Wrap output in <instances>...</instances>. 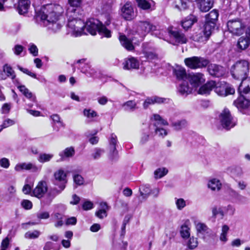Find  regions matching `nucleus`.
<instances>
[{
	"label": "nucleus",
	"instance_id": "f257e3e1",
	"mask_svg": "<svg viewBox=\"0 0 250 250\" xmlns=\"http://www.w3.org/2000/svg\"><path fill=\"white\" fill-rule=\"evenodd\" d=\"M63 12V9L60 5L48 4L42 6L40 10L36 11V17L41 20L44 26L56 32L62 27L58 21Z\"/></svg>",
	"mask_w": 250,
	"mask_h": 250
},
{
	"label": "nucleus",
	"instance_id": "f03ea898",
	"mask_svg": "<svg viewBox=\"0 0 250 250\" xmlns=\"http://www.w3.org/2000/svg\"><path fill=\"white\" fill-rule=\"evenodd\" d=\"M85 32L92 35L96 34L97 32L107 38L111 36V31L104 25L98 20L91 18L89 19L85 23Z\"/></svg>",
	"mask_w": 250,
	"mask_h": 250
},
{
	"label": "nucleus",
	"instance_id": "7ed1b4c3",
	"mask_svg": "<svg viewBox=\"0 0 250 250\" xmlns=\"http://www.w3.org/2000/svg\"><path fill=\"white\" fill-rule=\"evenodd\" d=\"M250 64L248 61L242 60L236 62L230 68V73L233 78L241 80L247 78L249 72Z\"/></svg>",
	"mask_w": 250,
	"mask_h": 250
},
{
	"label": "nucleus",
	"instance_id": "20e7f679",
	"mask_svg": "<svg viewBox=\"0 0 250 250\" xmlns=\"http://www.w3.org/2000/svg\"><path fill=\"white\" fill-rule=\"evenodd\" d=\"M227 27L229 32L233 35L239 36L245 31L246 25L241 20L235 19L229 21Z\"/></svg>",
	"mask_w": 250,
	"mask_h": 250
},
{
	"label": "nucleus",
	"instance_id": "39448f33",
	"mask_svg": "<svg viewBox=\"0 0 250 250\" xmlns=\"http://www.w3.org/2000/svg\"><path fill=\"white\" fill-rule=\"evenodd\" d=\"M184 62L187 66L192 69L204 68L209 63L208 60L196 56L186 58Z\"/></svg>",
	"mask_w": 250,
	"mask_h": 250
},
{
	"label": "nucleus",
	"instance_id": "423d86ee",
	"mask_svg": "<svg viewBox=\"0 0 250 250\" xmlns=\"http://www.w3.org/2000/svg\"><path fill=\"white\" fill-rule=\"evenodd\" d=\"M216 23L206 21L204 28L200 33L194 36V40L198 42H205L208 41L212 32L214 30Z\"/></svg>",
	"mask_w": 250,
	"mask_h": 250
},
{
	"label": "nucleus",
	"instance_id": "0eeeda50",
	"mask_svg": "<svg viewBox=\"0 0 250 250\" xmlns=\"http://www.w3.org/2000/svg\"><path fill=\"white\" fill-rule=\"evenodd\" d=\"M120 14L125 20L131 21L136 18L137 12L135 11L131 2L128 1L121 6Z\"/></svg>",
	"mask_w": 250,
	"mask_h": 250
},
{
	"label": "nucleus",
	"instance_id": "6e6552de",
	"mask_svg": "<svg viewBox=\"0 0 250 250\" xmlns=\"http://www.w3.org/2000/svg\"><path fill=\"white\" fill-rule=\"evenodd\" d=\"M220 123L222 127L229 130L236 125V122L231 116L229 110L225 108L219 115Z\"/></svg>",
	"mask_w": 250,
	"mask_h": 250
},
{
	"label": "nucleus",
	"instance_id": "1a4fd4ad",
	"mask_svg": "<svg viewBox=\"0 0 250 250\" xmlns=\"http://www.w3.org/2000/svg\"><path fill=\"white\" fill-rule=\"evenodd\" d=\"M215 92L219 96L226 97L235 93V89L229 83L221 82L216 84L214 87Z\"/></svg>",
	"mask_w": 250,
	"mask_h": 250
},
{
	"label": "nucleus",
	"instance_id": "9d476101",
	"mask_svg": "<svg viewBox=\"0 0 250 250\" xmlns=\"http://www.w3.org/2000/svg\"><path fill=\"white\" fill-rule=\"evenodd\" d=\"M137 25V32L142 36H145L150 32L155 31L157 28L155 25L148 21H139Z\"/></svg>",
	"mask_w": 250,
	"mask_h": 250
},
{
	"label": "nucleus",
	"instance_id": "9b49d317",
	"mask_svg": "<svg viewBox=\"0 0 250 250\" xmlns=\"http://www.w3.org/2000/svg\"><path fill=\"white\" fill-rule=\"evenodd\" d=\"M55 178L54 183L58 185L62 190L65 188V184L67 183L66 174L63 170L60 169L55 172L54 173Z\"/></svg>",
	"mask_w": 250,
	"mask_h": 250
},
{
	"label": "nucleus",
	"instance_id": "f8f14e48",
	"mask_svg": "<svg viewBox=\"0 0 250 250\" xmlns=\"http://www.w3.org/2000/svg\"><path fill=\"white\" fill-rule=\"evenodd\" d=\"M168 33L171 38L175 40V42L179 43H185L187 42V39L185 35L173 27L168 28Z\"/></svg>",
	"mask_w": 250,
	"mask_h": 250
},
{
	"label": "nucleus",
	"instance_id": "ddd939ff",
	"mask_svg": "<svg viewBox=\"0 0 250 250\" xmlns=\"http://www.w3.org/2000/svg\"><path fill=\"white\" fill-rule=\"evenodd\" d=\"M208 71L210 75L218 78L223 76L226 73V69L224 67L216 64L208 65Z\"/></svg>",
	"mask_w": 250,
	"mask_h": 250
},
{
	"label": "nucleus",
	"instance_id": "4468645a",
	"mask_svg": "<svg viewBox=\"0 0 250 250\" xmlns=\"http://www.w3.org/2000/svg\"><path fill=\"white\" fill-rule=\"evenodd\" d=\"M47 191V184L44 181H40L33 190L31 195L38 198H42Z\"/></svg>",
	"mask_w": 250,
	"mask_h": 250
},
{
	"label": "nucleus",
	"instance_id": "2eb2a0df",
	"mask_svg": "<svg viewBox=\"0 0 250 250\" xmlns=\"http://www.w3.org/2000/svg\"><path fill=\"white\" fill-rule=\"evenodd\" d=\"M188 80L190 84L194 87H197L205 82L204 75L201 73L189 74Z\"/></svg>",
	"mask_w": 250,
	"mask_h": 250
},
{
	"label": "nucleus",
	"instance_id": "dca6fc26",
	"mask_svg": "<svg viewBox=\"0 0 250 250\" xmlns=\"http://www.w3.org/2000/svg\"><path fill=\"white\" fill-rule=\"evenodd\" d=\"M238 91L240 94H248V98L250 99V77L242 81Z\"/></svg>",
	"mask_w": 250,
	"mask_h": 250
},
{
	"label": "nucleus",
	"instance_id": "f3484780",
	"mask_svg": "<svg viewBox=\"0 0 250 250\" xmlns=\"http://www.w3.org/2000/svg\"><path fill=\"white\" fill-rule=\"evenodd\" d=\"M69 7L67 10V15L71 16V13H78L80 11L79 7L82 3V0H68Z\"/></svg>",
	"mask_w": 250,
	"mask_h": 250
},
{
	"label": "nucleus",
	"instance_id": "a211bd4d",
	"mask_svg": "<svg viewBox=\"0 0 250 250\" xmlns=\"http://www.w3.org/2000/svg\"><path fill=\"white\" fill-rule=\"evenodd\" d=\"M14 169L17 172H21L23 170H32V171H37L38 169L37 167L34 164L31 163H21L17 164L15 167Z\"/></svg>",
	"mask_w": 250,
	"mask_h": 250
},
{
	"label": "nucleus",
	"instance_id": "6ab92c4d",
	"mask_svg": "<svg viewBox=\"0 0 250 250\" xmlns=\"http://www.w3.org/2000/svg\"><path fill=\"white\" fill-rule=\"evenodd\" d=\"M239 97L233 102L234 105L239 109L242 110L247 108L250 105V101L246 99L243 94Z\"/></svg>",
	"mask_w": 250,
	"mask_h": 250
},
{
	"label": "nucleus",
	"instance_id": "aec40b11",
	"mask_svg": "<svg viewBox=\"0 0 250 250\" xmlns=\"http://www.w3.org/2000/svg\"><path fill=\"white\" fill-rule=\"evenodd\" d=\"M123 68L125 69H138L139 67V61L134 57H129L123 62Z\"/></svg>",
	"mask_w": 250,
	"mask_h": 250
},
{
	"label": "nucleus",
	"instance_id": "412c9836",
	"mask_svg": "<svg viewBox=\"0 0 250 250\" xmlns=\"http://www.w3.org/2000/svg\"><path fill=\"white\" fill-rule=\"evenodd\" d=\"M75 153V151L73 147H67L59 153V155L60 157V159L57 162L63 161L69 158L72 157L74 155Z\"/></svg>",
	"mask_w": 250,
	"mask_h": 250
},
{
	"label": "nucleus",
	"instance_id": "4be33fe9",
	"mask_svg": "<svg viewBox=\"0 0 250 250\" xmlns=\"http://www.w3.org/2000/svg\"><path fill=\"white\" fill-rule=\"evenodd\" d=\"M76 26L74 31L75 36H81L83 34H86L85 32V23L81 19H78L76 17Z\"/></svg>",
	"mask_w": 250,
	"mask_h": 250
},
{
	"label": "nucleus",
	"instance_id": "5701e85b",
	"mask_svg": "<svg viewBox=\"0 0 250 250\" xmlns=\"http://www.w3.org/2000/svg\"><path fill=\"white\" fill-rule=\"evenodd\" d=\"M197 2L200 11L206 12L213 6V0H199Z\"/></svg>",
	"mask_w": 250,
	"mask_h": 250
},
{
	"label": "nucleus",
	"instance_id": "b1692460",
	"mask_svg": "<svg viewBox=\"0 0 250 250\" xmlns=\"http://www.w3.org/2000/svg\"><path fill=\"white\" fill-rule=\"evenodd\" d=\"M215 86V82L209 81L202 85L199 89L198 93L200 94H208Z\"/></svg>",
	"mask_w": 250,
	"mask_h": 250
},
{
	"label": "nucleus",
	"instance_id": "393cba45",
	"mask_svg": "<svg viewBox=\"0 0 250 250\" xmlns=\"http://www.w3.org/2000/svg\"><path fill=\"white\" fill-rule=\"evenodd\" d=\"M30 5L29 0H20L18 2V10L20 14H24L28 12Z\"/></svg>",
	"mask_w": 250,
	"mask_h": 250
},
{
	"label": "nucleus",
	"instance_id": "a878e982",
	"mask_svg": "<svg viewBox=\"0 0 250 250\" xmlns=\"http://www.w3.org/2000/svg\"><path fill=\"white\" fill-rule=\"evenodd\" d=\"M250 44V40L244 36L238 39L237 43V47L240 50H244L249 46Z\"/></svg>",
	"mask_w": 250,
	"mask_h": 250
},
{
	"label": "nucleus",
	"instance_id": "bb28decb",
	"mask_svg": "<svg viewBox=\"0 0 250 250\" xmlns=\"http://www.w3.org/2000/svg\"><path fill=\"white\" fill-rule=\"evenodd\" d=\"M119 40L121 44L127 50L131 51L134 49L132 41L127 39L125 35H120Z\"/></svg>",
	"mask_w": 250,
	"mask_h": 250
},
{
	"label": "nucleus",
	"instance_id": "cd10ccee",
	"mask_svg": "<svg viewBox=\"0 0 250 250\" xmlns=\"http://www.w3.org/2000/svg\"><path fill=\"white\" fill-rule=\"evenodd\" d=\"M223 7L226 10L234 11L237 9L238 3L235 0H224Z\"/></svg>",
	"mask_w": 250,
	"mask_h": 250
},
{
	"label": "nucleus",
	"instance_id": "c85d7f7f",
	"mask_svg": "<svg viewBox=\"0 0 250 250\" xmlns=\"http://www.w3.org/2000/svg\"><path fill=\"white\" fill-rule=\"evenodd\" d=\"M197 21V18L193 15L188 17L182 22V26L185 30L191 27L193 23Z\"/></svg>",
	"mask_w": 250,
	"mask_h": 250
},
{
	"label": "nucleus",
	"instance_id": "c756f323",
	"mask_svg": "<svg viewBox=\"0 0 250 250\" xmlns=\"http://www.w3.org/2000/svg\"><path fill=\"white\" fill-rule=\"evenodd\" d=\"M164 102V99L158 97H153L147 98L143 104V107L145 109L147 108L150 105L155 103H162Z\"/></svg>",
	"mask_w": 250,
	"mask_h": 250
},
{
	"label": "nucleus",
	"instance_id": "7c9ffc66",
	"mask_svg": "<svg viewBox=\"0 0 250 250\" xmlns=\"http://www.w3.org/2000/svg\"><path fill=\"white\" fill-rule=\"evenodd\" d=\"M178 91L182 95L187 96L191 92L192 89L189 87L188 83L184 81L180 84Z\"/></svg>",
	"mask_w": 250,
	"mask_h": 250
},
{
	"label": "nucleus",
	"instance_id": "2f4dec72",
	"mask_svg": "<svg viewBox=\"0 0 250 250\" xmlns=\"http://www.w3.org/2000/svg\"><path fill=\"white\" fill-rule=\"evenodd\" d=\"M81 69V72L86 74L87 76L96 77L97 71L93 68H91L87 64H84L83 66H79Z\"/></svg>",
	"mask_w": 250,
	"mask_h": 250
},
{
	"label": "nucleus",
	"instance_id": "473e14b6",
	"mask_svg": "<svg viewBox=\"0 0 250 250\" xmlns=\"http://www.w3.org/2000/svg\"><path fill=\"white\" fill-rule=\"evenodd\" d=\"M173 72L177 79L185 81L187 78L186 71L185 68L178 67L174 69Z\"/></svg>",
	"mask_w": 250,
	"mask_h": 250
},
{
	"label": "nucleus",
	"instance_id": "72a5a7b5",
	"mask_svg": "<svg viewBox=\"0 0 250 250\" xmlns=\"http://www.w3.org/2000/svg\"><path fill=\"white\" fill-rule=\"evenodd\" d=\"M188 125V122L185 119H182L173 122L171 126L177 131L180 130L186 127Z\"/></svg>",
	"mask_w": 250,
	"mask_h": 250
},
{
	"label": "nucleus",
	"instance_id": "f704fd0d",
	"mask_svg": "<svg viewBox=\"0 0 250 250\" xmlns=\"http://www.w3.org/2000/svg\"><path fill=\"white\" fill-rule=\"evenodd\" d=\"M222 184L220 181L217 179L210 180L208 183V187L212 190H219L221 188Z\"/></svg>",
	"mask_w": 250,
	"mask_h": 250
},
{
	"label": "nucleus",
	"instance_id": "c9c22d12",
	"mask_svg": "<svg viewBox=\"0 0 250 250\" xmlns=\"http://www.w3.org/2000/svg\"><path fill=\"white\" fill-rule=\"evenodd\" d=\"M153 117L156 122L153 125L154 128L159 127L158 125H167L168 123L167 121L164 120L159 114H154Z\"/></svg>",
	"mask_w": 250,
	"mask_h": 250
},
{
	"label": "nucleus",
	"instance_id": "e433bc0d",
	"mask_svg": "<svg viewBox=\"0 0 250 250\" xmlns=\"http://www.w3.org/2000/svg\"><path fill=\"white\" fill-rule=\"evenodd\" d=\"M19 90L27 98L30 99L33 102H35L36 100V97L33 95L31 92H30L28 89H27L25 86L23 85L22 86L19 87Z\"/></svg>",
	"mask_w": 250,
	"mask_h": 250
},
{
	"label": "nucleus",
	"instance_id": "4c0bfd02",
	"mask_svg": "<svg viewBox=\"0 0 250 250\" xmlns=\"http://www.w3.org/2000/svg\"><path fill=\"white\" fill-rule=\"evenodd\" d=\"M219 14L217 10H213L206 16V21L216 23Z\"/></svg>",
	"mask_w": 250,
	"mask_h": 250
},
{
	"label": "nucleus",
	"instance_id": "58836bf2",
	"mask_svg": "<svg viewBox=\"0 0 250 250\" xmlns=\"http://www.w3.org/2000/svg\"><path fill=\"white\" fill-rule=\"evenodd\" d=\"M175 8L179 10L186 9L188 6L187 0H175L173 3Z\"/></svg>",
	"mask_w": 250,
	"mask_h": 250
},
{
	"label": "nucleus",
	"instance_id": "ea45409f",
	"mask_svg": "<svg viewBox=\"0 0 250 250\" xmlns=\"http://www.w3.org/2000/svg\"><path fill=\"white\" fill-rule=\"evenodd\" d=\"M136 105L135 101L130 100L123 104L122 106L125 111H133L137 108Z\"/></svg>",
	"mask_w": 250,
	"mask_h": 250
},
{
	"label": "nucleus",
	"instance_id": "a19ab883",
	"mask_svg": "<svg viewBox=\"0 0 250 250\" xmlns=\"http://www.w3.org/2000/svg\"><path fill=\"white\" fill-rule=\"evenodd\" d=\"M78 13H71V16L69 15H67L69 18L68 20L67 26L70 28L72 31L74 33L75 26H76V17Z\"/></svg>",
	"mask_w": 250,
	"mask_h": 250
},
{
	"label": "nucleus",
	"instance_id": "79ce46f5",
	"mask_svg": "<svg viewBox=\"0 0 250 250\" xmlns=\"http://www.w3.org/2000/svg\"><path fill=\"white\" fill-rule=\"evenodd\" d=\"M101 206L103 208L99 210L95 213L96 216L100 219H103L107 215L106 209L108 208V206L105 203H101Z\"/></svg>",
	"mask_w": 250,
	"mask_h": 250
},
{
	"label": "nucleus",
	"instance_id": "37998d69",
	"mask_svg": "<svg viewBox=\"0 0 250 250\" xmlns=\"http://www.w3.org/2000/svg\"><path fill=\"white\" fill-rule=\"evenodd\" d=\"M196 228L198 233L205 234L209 233V229L204 223H198L196 225Z\"/></svg>",
	"mask_w": 250,
	"mask_h": 250
},
{
	"label": "nucleus",
	"instance_id": "c03bdc74",
	"mask_svg": "<svg viewBox=\"0 0 250 250\" xmlns=\"http://www.w3.org/2000/svg\"><path fill=\"white\" fill-rule=\"evenodd\" d=\"M3 71L6 74V76L8 77H13L14 78L16 77L15 71L13 70L12 67L8 64H5L3 66Z\"/></svg>",
	"mask_w": 250,
	"mask_h": 250
},
{
	"label": "nucleus",
	"instance_id": "a18cd8bd",
	"mask_svg": "<svg viewBox=\"0 0 250 250\" xmlns=\"http://www.w3.org/2000/svg\"><path fill=\"white\" fill-rule=\"evenodd\" d=\"M104 152V149L96 147L93 149L91 156L94 160H98L102 157Z\"/></svg>",
	"mask_w": 250,
	"mask_h": 250
},
{
	"label": "nucleus",
	"instance_id": "49530a36",
	"mask_svg": "<svg viewBox=\"0 0 250 250\" xmlns=\"http://www.w3.org/2000/svg\"><path fill=\"white\" fill-rule=\"evenodd\" d=\"M138 6L143 10H148L151 8V4L148 0H136Z\"/></svg>",
	"mask_w": 250,
	"mask_h": 250
},
{
	"label": "nucleus",
	"instance_id": "de8ad7c7",
	"mask_svg": "<svg viewBox=\"0 0 250 250\" xmlns=\"http://www.w3.org/2000/svg\"><path fill=\"white\" fill-rule=\"evenodd\" d=\"M109 158L112 160H116L118 158V151L116 146H109Z\"/></svg>",
	"mask_w": 250,
	"mask_h": 250
},
{
	"label": "nucleus",
	"instance_id": "09e8293b",
	"mask_svg": "<svg viewBox=\"0 0 250 250\" xmlns=\"http://www.w3.org/2000/svg\"><path fill=\"white\" fill-rule=\"evenodd\" d=\"M41 234V232L38 230H34L33 231H28L24 234V237L29 239H34L38 238Z\"/></svg>",
	"mask_w": 250,
	"mask_h": 250
},
{
	"label": "nucleus",
	"instance_id": "8fccbe9b",
	"mask_svg": "<svg viewBox=\"0 0 250 250\" xmlns=\"http://www.w3.org/2000/svg\"><path fill=\"white\" fill-rule=\"evenodd\" d=\"M168 172V170L165 167L157 168L154 171V177L155 179H159L164 177Z\"/></svg>",
	"mask_w": 250,
	"mask_h": 250
},
{
	"label": "nucleus",
	"instance_id": "3c124183",
	"mask_svg": "<svg viewBox=\"0 0 250 250\" xmlns=\"http://www.w3.org/2000/svg\"><path fill=\"white\" fill-rule=\"evenodd\" d=\"M62 190L60 188V190L57 189L56 188H53L51 189L48 193V201L47 203L49 204L52 200V199L57 195L59 194Z\"/></svg>",
	"mask_w": 250,
	"mask_h": 250
},
{
	"label": "nucleus",
	"instance_id": "603ef678",
	"mask_svg": "<svg viewBox=\"0 0 250 250\" xmlns=\"http://www.w3.org/2000/svg\"><path fill=\"white\" fill-rule=\"evenodd\" d=\"M53 157L52 154L41 153L38 159V161L42 163L49 162Z\"/></svg>",
	"mask_w": 250,
	"mask_h": 250
},
{
	"label": "nucleus",
	"instance_id": "864d4df0",
	"mask_svg": "<svg viewBox=\"0 0 250 250\" xmlns=\"http://www.w3.org/2000/svg\"><path fill=\"white\" fill-rule=\"evenodd\" d=\"M181 236L183 238H188L190 236L189 228L186 224H184L181 227Z\"/></svg>",
	"mask_w": 250,
	"mask_h": 250
},
{
	"label": "nucleus",
	"instance_id": "5fc2aeb1",
	"mask_svg": "<svg viewBox=\"0 0 250 250\" xmlns=\"http://www.w3.org/2000/svg\"><path fill=\"white\" fill-rule=\"evenodd\" d=\"M212 217L216 218L217 215L220 214L222 217L225 215V212L222 208H218L217 206L213 207L212 209Z\"/></svg>",
	"mask_w": 250,
	"mask_h": 250
},
{
	"label": "nucleus",
	"instance_id": "6e6d98bb",
	"mask_svg": "<svg viewBox=\"0 0 250 250\" xmlns=\"http://www.w3.org/2000/svg\"><path fill=\"white\" fill-rule=\"evenodd\" d=\"M229 230V227L227 225H224L223 226L222 228V233L220 236V239L221 241L224 242H226L227 241V235Z\"/></svg>",
	"mask_w": 250,
	"mask_h": 250
},
{
	"label": "nucleus",
	"instance_id": "4d7b16f0",
	"mask_svg": "<svg viewBox=\"0 0 250 250\" xmlns=\"http://www.w3.org/2000/svg\"><path fill=\"white\" fill-rule=\"evenodd\" d=\"M198 244L197 238L194 237H190L187 243L188 247L191 250L196 248Z\"/></svg>",
	"mask_w": 250,
	"mask_h": 250
},
{
	"label": "nucleus",
	"instance_id": "13d9d810",
	"mask_svg": "<svg viewBox=\"0 0 250 250\" xmlns=\"http://www.w3.org/2000/svg\"><path fill=\"white\" fill-rule=\"evenodd\" d=\"M73 179L75 184L77 186H81L84 183V179L80 174H73Z\"/></svg>",
	"mask_w": 250,
	"mask_h": 250
},
{
	"label": "nucleus",
	"instance_id": "bf43d9fd",
	"mask_svg": "<svg viewBox=\"0 0 250 250\" xmlns=\"http://www.w3.org/2000/svg\"><path fill=\"white\" fill-rule=\"evenodd\" d=\"M83 112L84 115L88 118H92L98 116L97 113L91 109H84Z\"/></svg>",
	"mask_w": 250,
	"mask_h": 250
},
{
	"label": "nucleus",
	"instance_id": "052dcab7",
	"mask_svg": "<svg viewBox=\"0 0 250 250\" xmlns=\"http://www.w3.org/2000/svg\"><path fill=\"white\" fill-rule=\"evenodd\" d=\"M15 124V122L13 120L10 119H7L5 120L2 124L0 125V132L2 131L3 128L8 127L11 126Z\"/></svg>",
	"mask_w": 250,
	"mask_h": 250
},
{
	"label": "nucleus",
	"instance_id": "680f3d73",
	"mask_svg": "<svg viewBox=\"0 0 250 250\" xmlns=\"http://www.w3.org/2000/svg\"><path fill=\"white\" fill-rule=\"evenodd\" d=\"M145 57L148 61H152L157 59V55L151 51H145L144 52Z\"/></svg>",
	"mask_w": 250,
	"mask_h": 250
},
{
	"label": "nucleus",
	"instance_id": "e2e57ef3",
	"mask_svg": "<svg viewBox=\"0 0 250 250\" xmlns=\"http://www.w3.org/2000/svg\"><path fill=\"white\" fill-rule=\"evenodd\" d=\"M17 67L20 71H21L23 73L28 75V76L32 77V78L37 79L36 74L35 73L29 71L28 69L23 68L19 65H17Z\"/></svg>",
	"mask_w": 250,
	"mask_h": 250
},
{
	"label": "nucleus",
	"instance_id": "0e129e2a",
	"mask_svg": "<svg viewBox=\"0 0 250 250\" xmlns=\"http://www.w3.org/2000/svg\"><path fill=\"white\" fill-rule=\"evenodd\" d=\"M175 203L177 208L179 210L182 209L186 206V201L183 198L177 199Z\"/></svg>",
	"mask_w": 250,
	"mask_h": 250
},
{
	"label": "nucleus",
	"instance_id": "69168bd1",
	"mask_svg": "<svg viewBox=\"0 0 250 250\" xmlns=\"http://www.w3.org/2000/svg\"><path fill=\"white\" fill-rule=\"evenodd\" d=\"M49 216V213L45 211H41L37 213V217L40 219H47Z\"/></svg>",
	"mask_w": 250,
	"mask_h": 250
},
{
	"label": "nucleus",
	"instance_id": "338daca9",
	"mask_svg": "<svg viewBox=\"0 0 250 250\" xmlns=\"http://www.w3.org/2000/svg\"><path fill=\"white\" fill-rule=\"evenodd\" d=\"M30 53L34 56H37L38 55V49L36 45L33 43L29 44L28 49Z\"/></svg>",
	"mask_w": 250,
	"mask_h": 250
},
{
	"label": "nucleus",
	"instance_id": "774afa93",
	"mask_svg": "<svg viewBox=\"0 0 250 250\" xmlns=\"http://www.w3.org/2000/svg\"><path fill=\"white\" fill-rule=\"evenodd\" d=\"M154 129L156 134H158L159 136L164 137L167 134V131L165 129L160 127H156Z\"/></svg>",
	"mask_w": 250,
	"mask_h": 250
}]
</instances>
